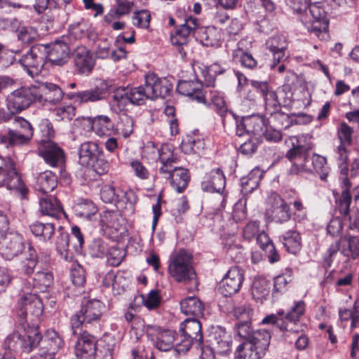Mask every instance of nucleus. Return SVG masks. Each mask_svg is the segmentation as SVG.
<instances>
[{
	"label": "nucleus",
	"mask_w": 359,
	"mask_h": 359,
	"mask_svg": "<svg viewBox=\"0 0 359 359\" xmlns=\"http://www.w3.org/2000/svg\"><path fill=\"white\" fill-rule=\"evenodd\" d=\"M57 354L63 346L62 338L53 330H47L42 337L37 327H29L19 332H13L5 339V347L14 351L20 349L29 353L36 346Z\"/></svg>",
	"instance_id": "obj_1"
},
{
	"label": "nucleus",
	"mask_w": 359,
	"mask_h": 359,
	"mask_svg": "<svg viewBox=\"0 0 359 359\" xmlns=\"http://www.w3.org/2000/svg\"><path fill=\"white\" fill-rule=\"evenodd\" d=\"M287 5L298 15L307 30L320 40L328 38L329 20L319 3L309 4L311 0H285Z\"/></svg>",
	"instance_id": "obj_2"
},
{
	"label": "nucleus",
	"mask_w": 359,
	"mask_h": 359,
	"mask_svg": "<svg viewBox=\"0 0 359 359\" xmlns=\"http://www.w3.org/2000/svg\"><path fill=\"white\" fill-rule=\"evenodd\" d=\"M168 273L178 283H187L196 280L192 255L181 249L173 252L169 259Z\"/></svg>",
	"instance_id": "obj_3"
},
{
	"label": "nucleus",
	"mask_w": 359,
	"mask_h": 359,
	"mask_svg": "<svg viewBox=\"0 0 359 359\" xmlns=\"http://www.w3.org/2000/svg\"><path fill=\"white\" fill-rule=\"evenodd\" d=\"M271 334L266 330H256L251 339L240 344L236 351L235 359H261L269 348Z\"/></svg>",
	"instance_id": "obj_4"
},
{
	"label": "nucleus",
	"mask_w": 359,
	"mask_h": 359,
	"mask_svg": "<svg viewBox=\"0 0 359 359\" xmlns=\"http://www.w3.org/2000/svg\"><path fill=\"white\" fill-rule=\"evenodd\" d=\"M105 305L98 299H93L87 301L81 308L80 311L72 316L71 325L74 334H79L78 332L90 325H97L100 323L104 311Z\"/></svg>",
	"instance_id": "obj_5"
},
{
	"label": "nucleus",
	"mask_w": 359,
	"mask_h": 359,
	"mask_svg": "<svg viewBox=\"0 0 359 359\" xmlns=\"http://www.w3.org/2000/svg\"><path fill=\"white\" fill-rule=\"evenodd\" d=\"M1 187L18 192L22 197L27 192V189L16 171L13 161L10 158L4 159L0 165V187Z\"/></svg>",
	"instance_id": "obj_6"
},
{
	"label": "nucleus",
	"mask_w": 359,
	"mask_h": 359,
	"mask_svg": "<svg viewBox=\"0 0 359 359\" xmlns=\"http://www.w3.org/2000/svg\"><path fill=\"white\" fill-rule=\"evenodd\" d=\"M286 143L291 144V148L286 154V157L292 163L290 170V173L298 175L309 172L311 169L306 165L308 152L305 148L299 144L298 137H291L286 141Z\"/></svg>",
	"instance_id": "obj_7"
},
{
	"label": "nucleus",
	"mask_w": 359,
	"mask_h": 359,
	"mask_svg": "<svg viewBox=\"0 0 359 359\" xmlns=\"http://www.w3.org/2000/svg\"><path fill=\"white\" fill-rule=\"evenodd\" d=\"M38 94L34 85L14 90L7 97V107L11 113H18L36 102Z\"/></svg>",
	"instance_id": "obj_8"
},
{
	"label": "nucleus",
	"mask_w": 359,
	"mask_h": 359,
	"mask_svg": "<svg viewBox=\"0 0 359 359\" xmlns=\"http://www.w3.org/2000/svg\"><path fill=\"white\" fill-rule=\"evenodd\" d=\"M24 238L19 233H6L0 238V255L6 260H12L25 250Z\"/></svg>",
	"instance_id": "obj_9"
},
{
	"label": "nucleus",
	"mask_w": 359,
	"mask_h": 359,
	"mask_svg": "<svg viewBox=\"0 0 359 359\" xmlns=\"http://www.w3.org/2000/svg\"><path fill=\"white\" fill-rule=\"evenodd\" d=\"M208 345L218 356L227 357L232 351V337L224 328L217 327L210 334Z\"/></svg>",
	"instance_id": "obj_10"
},
{
	"label": "nucleus",
	"mask_w": 359,
	"mask_h": 359,
	"mask_svg": "<svg viewBox=\"0 0 359 359\" xmlns=\"http://www.w3.org/2000/svg\"><path fill=\"white\" fill-rule=\"evenodd\" d=\"M145 151L153 154V158L159 159L161 166L159 168L160 173L169 172L168 169L173 167V163L177 161L174 154L173 146L169 144H163L160 148H156L153 144H148Z\"/></svg>",
	"instance_id": "obj_11"
},
{
	"label": "nucleus",
	"mask_w": 359,
	"mask_h": 359,
	"mask_svg": "<svg viewBox=\"0 0 359 359\" xmlns=\"http://www.w3.org/2000/svg\"><path fill=\"white\" fill-rule=\"evenodd\" d=\"M243 280V271L238 267H232L222 280L219 290L225 297L233 295L240 290Z\"/></svg>",
	"instance_id": "obj_12"
},
{
	"label": "nucleus",
	"mask_w": 359,
	"mask_h": 359,
	"mask_svg": "<svg viewBox=\"0 0 359 359\" xmlns=\"http://www.w3.org/2000/svg\"><path fill=\"white\" fill-rule=\"evenodd\" d=\"M144 84L150 100L165 97L172 88V84L166 78H158L154 74H148L145 76Z\"/></svg>",
	"instance_id": "obj_13"
},
{
	"label": "nucleus",
	"mask_w": 359,
	"mask_h": 359,
	"mask_svg": "<svg viewBox=\"0 0 359 359\" xmlns=\"http://www.w3.org/2000/svg\"><path fill=\"white\" fill-rule=\"evenodd\" d=\"M17 309L22 318L28 315L39 317L43 313V303L36 294L26 293L19 299Z\"/></svg>",
	"instance_id": "obj_14"
},
{
	"label": "nucleus",
	"mask_w": 359,
	"mask_h": 359,
	"mask_svg": "<svg viewBox=\"0 0 359 359\" xmlns=\"http://www.w3.org/2000/svg\"><path fill=\"white\" fill-rule=\"evenodd\" d=\"M38 150L39 154L53 167L60 166L65 162L63 150L50 140H41Z\"/></svg>",
	"instance_id": "obj_15"
},
{
	"label": "nucleus",
	"mask_w": 359,
	"mask_h": 359,
	"mask_svg": "<svg viewBox=\"0 0 359 359\" xmlns=\"http://www.w3.org/2000/svg\"><path fill=\"white\" fill-rule=\"evenodd\" d=\"M36 91L37 100L41 102L55 104L60 102L63 96L62 90L56 84L48 82H42L34 84Z\"/></svg>",
	"instance_id": "obj_16"
},
{
	"label": "nucleus",
	"mask_w": 359,
	"mask_h": 359,
	"mask_svg": "<svg viewBox=\"0 0 359 359\" xmlns=\"http://www.w3.org/2000/svg\"><path fill=\"white\" fill-rule=\"evenodd\" d=\"M46 50L44 45L32 46L30 50L22 57L20 63L28 72L29 68L34 69L36 72L41 71L45 64L43 50Z\"/></svg>",
	"instance_id": "obj_17"
},
{
	"label": "nucleus",
	"mask_w": 359,
	"mask_h": 359,
	"mask_svg": "<svg viewBox=\"0 0 359 359\" xmlns=\"http://www.w3.org/2000/svg\"><path fill=\"white\" fill-rule=\"evenodd\" d=\"M199 26V22L196 18L189 17L184 22L176 29L175 32L170 36V41L175 46H183L187 44L190 35Z\"/></svg>",
	"instance_id": "obj_18"
},
{
	"label": "nucleus",
	"mask_w": 359,
	"mask_h": 359,
	"mask_svg": "<svg viewBox=\"0 0 359 359\" xmlns=\"http://www.w3.org/2000/svg\"><path fill=\"white\" fill-rule=\"evenodd\" d=\"M271 206L267 210V215L277 223L287 222L290 218V207L280 196L273 195L271 198Z\"/></svg>",
	"instance_id": "obj_19"
},
{
	"label": "nucleus",
	"mask_w": 359,
	"mask_h": 359,
	"mask_svg": "<svg viewBox=\"0 0 359 359\" xmlns=\"http://www.w3.org/2000/svg\"><path fill=\"white\" fill-rule=\"evenodd\" d=\"M82 329L78 332L81 336L75 345V355L77 359H93L97 344L94 338L86 332L81 334Z\"/></svg>",
	"instance_id": "obj_20"
},
{
	"label": "nucleus",
	"mask_w": 359,
	"mask_h": 359,
	"mask_svg": "<svg viewBox=\"0 0 359 359\" xmlns=\"http://www.w3.org/2000/svg\"><path fill=\"white\" fill-rule=\"evenodd\" d=\"M47 61L53 65L62 66L65 65L69 58V48L67 43L57 41L50 47L45 46Z\"/></svg>",
	"instance_id": "obj_21"
},
{
	"label": "nucleus",
	"mask_w": 359,
	"mask_h": 359,
	"mask_svg": "<svg viewBox=\"0 0 359 359\" xmlns=\"http://www.w3.org/2000/svg\"><path fill=\"white\" fill-rule=\"evenodd\" d=\"M180 332L189 340L187 341V350L189 348L191 344L197 343L200 345L203 340L201 333V325L197 318H187L184 320L180 326Z\"/></svg>",
	"instance_id": "obj_22"
},
{
	"label": "nucleus",
	"mask_w": 359,
	"mask_h": 359,
	"mask_svg": "<svg viewBox=\"0 0 359 359\" xmlns=\"http://www.w3.org/2000/svg\"><path fill=\"white\" fill-rule=\"evenodd\" d=\"M107 85L102 83L100 86H97L94 88L70 93L68 95V97L80 102H94L105 99L107 96Z\"/></svg>",
	"instance_id": "obj_23"
},
{
	"label": "nucleus",
	"mask_w": 359,
	"mask_h": 359,
	"mask_svg": "<svg viewBox=\"0 0 359 359\" xmlns=\"http://www.w3.org/2000/svg\"><path fill=\"white\" fill-rule=\"evenodd\" d=\"M74 62L76 71L80 74L88 75L95 65L90 51L84 46L78 47L74 52Z\"/></svg>",
	"instance_id": "obj_24"
},
{
	"label": "nucleus",
	"mask_w": 359,
	"mask_h": 359,
	"mask_svg": "<svg viewBox=\"0 0 359 359\" xmlns=\"http://www.w3.org/2000/svg\"><path fill=\"white\" fill-rule=\"evenodd\" d=\"M169 172L161 173L166 179L170 180L172 187L178 193H182L187 188L190 180L188 170L182 167H172Z\"/></svg>",
	"instance_id": "obj_25"
},
{
	"label": "nucleus",
	"mask_w": 359,
	"mask_h": 359,
	"mask_svg": "<svg viewBox=\"0 0 359 359\" xmlns=\"http://www.w3.org/2000/svg\"><path fill=\"white\" fill-rule=\"evenodd\" d=\"M225 184L226 180L223 172L219 168H217L205 175L201 183V187L205 191L222 193Z\"/></svg>",
	"instance_id": "obj_26"
},
{
	"label": "nucleus",
	"mask_w": 359,
	"mask_h": 359,
	"mask_svg": "<svg viewBox=\"0 0 359 359\" xmlns=\"http://www.w3.org/2000/svg\"><path fill=\"white\" fill-rule=\"evenodd\" d=\"M203 86L197 81L182 80L178 82L177 90L199 103H205V97L202 91Z\"/></svg>",
	"instance_id": "obj_27"
},
{
	"label": "nucleus",
	"mask_w": 359,
	"mask_h": 359,
	"mask_svg": "<svg viewBox=\"0 0 359 359\" xmlns=\"http://www.w3.org/2000/svg\"><path fill=\"white\" fill-rule=\"evenodd\" d=\"M41 212L44 215L56 219L65 215L63 208L59 200L53 196H46L39 201Z\"/></svg>",
	"instance_id": "obj_28"
},
{
	"label": "nucleus",
	"mask_w": 359,
	"mask_h": 359,
	"mask_svg": "<svg viewBox=\"0 0 359 359\" xmlns=\"http://www.w3.org/2000/svg\"><path fill=\"white\" fill-rule=\"evenodd\" d=\"M147 332L150 335L156 333L155 345L158 350L168 351L172 348L175 341V333L172 331L150 327Z\"/></svg>",
	"instance_id": "obj_29"
},
{
	"label": "nucleus",
	"mask_w": 359,
	"mask_h": 359,
	"mask_svg": "<svg viewBox=\"0 0 359 359\" xmlns=\"http://www.w3.org/2000/svg\"><path fill=\"white\" fill-rule=\"evenodd\" d=\"M102 154L97 144L86 142L81 144L79 149V163L83 166H90L92 162Z\"/></svg>",
	"instance_id": "obj_30"
},
{
	"label": "nucleus",
	"mask_w": 359,
	"mask_h": 359,
	"mask_svg": "<svg viewBox=\"0 0 359 359\" xmlns=\"http://www.w3.org/2000/svg\"><path fill=\"white\" fill-rule=\"evenodd\" d=\"M92 130L100 137L110 135L114 129L111 119L106 115H98L89 118Z\"/></svg>",
	"instance_id": "obj_31"
},
{
	"label": "nucleus",
	"mask_w": 359,
	"mask_h": 359,
	"mask_svg": "<svg viewBox=\"0 0 359 359\" xmlns=\"http://www.w3.org/2000/svg\"><path fill=\"white\" fill-rule=\"evenodd\" d=\"M180 309L187 316L198 318L203 315L204 305L196 297H189L181 301Z\"/></svg>",
	"instance_id": "obj_32"
},
{
	"label": "nucleus",
	"mask_w": 359,
	"mask_h": 359,
	"mask_svg": "<svg viewBox=\"0 0 359 359\" xmlns=\"http://www.w3.org/2000/svg\"><path fill=\"white\" fill-rule=\"evenodd\" d=\"M69 3L63 0H34L33 4H25L27 11H34L38 15L43 14L47 9H56L65 7Z\"/></svg>",
	"instance_id": "obj_33"
},
{
	"label": "nucleus",
	"mask_w": 359,
	"mask_h": 359,
	"mask_svg": "<svg viewBox=\"0 0 359 359\" xmlns=\"http://www.w3.org/2000/svg\"><path fill=\"white\" fill-rule=\"evenodd\" d=\"M57 185V178L51 171L46 170L39 175L36 180V189L41 193L53 191Z\"/></svg>",
	"instance_id": "obj_34"
},
{
	"label": "nucleus",
	"mask_w": 359,
	"mask_h": 359,
	"mask_svg": "<svg viewBox=\"0 0 359 359\" xmlns=\"http://www.w3.org/2000/svg\"><path fill=\"white\" fill-rule=\"evenodd\" d=\"M271 283L265 278H255L251 287L252 297L256 301L262 302L266 299L270 294Z\"/></svg>",
	"instance_id": "obj_35"
},
{
	"label": "nucleus",
	"mask_w": 359,
	"mask_h": 359,
	"mask_svg": "<svg viewBox=\"0 0 359 359\" xmlns=\"http://www.w3.org/2000/svg\"><path fill=\"white\" fill-rule=\"evenodd\" d=\"M130 104V98L126 88L117 89L110 101L111 109L118 114L127 109L128 105Z\"/></svg>",
	"instance_id": "obj_36"
},
{
	"label": "nucleus",
	"mask_w": 359,
	"mask_h": 359,
	"mask_svg": "<svg viewBox=\"0 0 359 359\" xmlns=\"http://www.w3.org/2000/svg\"><path fill=\"white\" fill-rule=\"evenodd\" d=\"M245 124L248 126V133L257 137H260L266 128V120L258 115L245 117Z\"/></svg>",
	"instance_id": "obj_37"
},
{
	"label": "nucleus",
	"mask_w": 359,
	"mask_h": 359,
	"mask_svg": "<svg viewBox=\"0 0 359 359\" xmlns=\"http://www.w3.org/2000/svg\"><path fill=\"white\" fill-rule=\"evenodd\" d=\"M282 242L287 251L296 254L302 247V238L299 232L293 230L285 232L282 236Z\"/></svg>",
	"instance_id": "obj_38"
},
{
	"label": "nucleus",
	"mask_w": 359,
	"mask_h": 359,
	"mask_svg": "<svg viewBox=\"0 0 359 359\" xmlns=\"http://www.w3.org/2000/svg\"><path fill=\"white\" fill-rule=\"evenodd\" d=\"M121 216L117 211L104 210L100 213V222L102 227L118 231L121 226Z\"/></svg>",
	"instance_id": "obj_39"
},
{
	"label": "nucleus",
	"mask_w": 359,
	"mask_h": 359,
	"mask_svg": "<svg viewBox=\"0 0 359 359\" xmlns=\"http://www.w3.org/2000/svg\"><path fill=\"white\" fill-rule=\"evenodd\" d=\"M38 262L36 250L30 245H28L25 258L20 262V270L22 273L29 275L34 273Z\"/></svg>",
	"instance_id": "obj_40"
},
{
	"label": "nucleus",
	"mask_w": 359,
	"mask_h": 359,
	"mask_svg": "<svg viewBox=\"0 0 359 359\" xmlns=\"http://www.w3.org/2000/svg\"><path fill=\"white\" fill-rule=\"evenodd\" d=\"M32 137V135L29 132L24 133L18 130H9L7 137L0 135V144H22L29 141Z\"/></svg>",
	"instance_id": "obj_41"
},
{
	"label": "nucleus",
	"mask_w": 359,
	"mask_h": 359,
	"mask_svg": "<svg viewBox=\"0 0 359 359\" xmlns=\"http://www.w3.org/2000/svg\"><path fill=\"white\" fill-rule=\"evenodd\" d=\"M69 242H71L70 236L67 232H61L55 242L56 250L66 261H71L73 258V255L69 249Z\"/></svg>",
	"instance_id": "obj_42"
},
{
	"label": "nucleus",
	"mask_w": 359,
	"mask_h": 359,
	"mask_svg": "<svg viewBox=\"0 0 359 359\" xmlns=\"http://www.w3.org/2000/svg\"><path fill=\"white\" fill-rule=\"evenodd\" d=\"M305 310V302L302 300L297 301L287 312H285L283 318L289 325L290 323L297 324L304 315Z\"/></svg>",
	"instance_id": "obj_43"
},
{
	"label": "nucleus",
	"mask_w": 359,
	"mask_h": 359,
	"mask_svg": "<svg viewBox=\"0 0 359 359\" xmlns=\"http://www.w3.org/2000/svg\"><path fill=\"white\" fill-rule=\"evenodd\" d=\"M262 175L263 172L259 168L253 169L247 177H243L241 180L242 191L245 193H250L257 189Z\"/></svg>",
	"instance_id": "obj_44"
},
{
	"label": "nucleus",
	"mask_w": 359,
	"mask_h": 359,
	"mask_svg": "<svg viewBox=\"0 0 359 359\" xmlns=\"http://www.w3.org/2000/svg\"><path fill=\"white\" fill-rule=\"evenodd\" d=\"M32 233L43 241L50 240L55 233V226L52 223L36 222L30 226Z\"/></svg>",
	"instance_id": "obj_45"
},
{
	"label": "nucleus",
	"mask_w": 359,
	"mask_h": 359,
	"mask_svg": "<svg viewBox=\"0 0 359 359\" xmlns=\"http://www.w3.org/2000/svg\"><path fill=\"white\" fill-rule=\"evenodd\" d=\"M284 310L281 309L278 311L277 314H271L266 316L262 320V324H273L276 325L281 331L292 332V328L289 326L284 318Z\"/></svg>",
	"instance_id": "obj_46"
},
{
	"label": "nucleus",
	"mask_w": 359,
	"mask_h": 359,
	"mask_svg": "<svg viewBox=\"0 0 359 359\" xmlns=\"http://www.w3.org/2000/svg\"><path fill=\"white\" fill-rule=\"evenodd\" d=\"M221 40V33L215 27H208L205 29L201 36V41L206 46H218Z\"/></svg>",
	"instance_id": "obj_47"
},
{
	"label": "nucleus",
	"mask_w": 359,
	"mask_h": 359,
	"mask_svg": "<svg viewBox=\"0 0 359 359\" xmlns=\"http://www.w3.org/2000/svg\"><path fill=\"white\" fill-rule=\"evenodd\" d=\"M335 158L342 174L346 175L348 170L349 151L347 145L339 144L334 149Z\"/></svg>",
	"instance_id": "obj_48"
},
{
	"label": "nucleus",
	"mask_w": 359,
	"mask_h": 359,
	"mask_svg": "<svg viewBox=\"0 0 359 359\" xmlns=\"http://www.w3.org/2000/svg\"><path fill=\"white\" fill-rule=\"evenodd\" d=\"M135 121L133 117L123 114L119 118L116 130L123 137H128L134 130Z\"/></svg>",
	"instance_id": "obj_49"
},
{
	"label": "nucleus",
	"mask_w": 359,
	"mask_h": 359,
	"mask_svg": "<svg viewBox=\"0 0 359 359\" xmlns=\"http://www.w3.org/2000/svg\"><path fill=\"white\" fill-rule=\"evenodd\" d=\"M126 89L130 98L131 104L141 105L147 99H149L145 85L135 88H127Z\"/></svg>",
	"instance_id": "obj_50"
},
{
	"label": "nucleus",
	"mask_w": 359,
	"mask_h": 359,
	"mask_svg": "<svg viewBox=\"0 0 359 359\" xmlns=\"http://www.w3.org/2000/svg\"><path fill=\"white\" fill-rule=\"evenodd\" d=\"M351 201L352 197L347 188L341 191L338 198H336V204L341 215L345 217L349 215Z\"/></svg>",
	"instance_id": "obj_51"
},
{
	"label": "nucleus",
	"mask_w": 359,
	"mask_h": 359,
	"mask_svg": "<svg viewBox=\"0 0 359 359\" xmlns=\"http://www.w3.org/2000/svg\"><path fill=\"white\" fill-rule=\"evenodd\" d=\"M74 210L77 215L90 218L97 212V208L91 201L83 200L75 205Z\"/></svg>",
	"instance_id": "obj_52"
},
{
	"label": "nucleus",
	"mask_w": 359,
	"mask_h": 359,
	"mask_svg": "<svg viewBox=\"0 0 359 359\" xmlns=\"http://www.w3.org/2000/svg\"><path fill=\"white\" fill-rule=\"evenodd\" d=\"M114 345L100 340L96 346L93 359H112Z\"/></svg>",
	"instance_id": "obj_53"
},
{
	"label": "nucleus",
	"mask_w": 359,
	"mask_h": 359,
	"mask_svg": "<svg viewBox=\"0 0 359 359\" xmlns=\"http://www.w3.org/2000/svg\"><path fill=\"white\" fill-rule=\"evenodd\" d=\"M353 130L345 122H342L337 128V134L339 144L350 146L353 142Z\"/></svg>",
	"instance_id": "obj_54"
},
{
	"label": "nucleus",
	"mask_w": 359,
	"mask_h": 359,
	"mask_svg": "<svg viewBox=\"0 0 359 359\" xmlns=\"http://www.w3.org/2000/svg\"><path fill=\"white\" fill-rule=\"evenodd\" d=\"M252 321L248 322H236L234 324L235 334L241 339L246 340L251 339L256 331H253L252 328Z\"/></svg>",
	"instance_id": "obj_55"
},
{
	"label": "nucleus",
	"mask_w": 359,
	"mask_h": 359,
	"mask_svg": "<svg viewBox=\"0 0 359 359\" xmlns=\"http://www.w3.org/2000/svg\"><path fill=\"white\" fill-rule=\"evenodd\" d=\"M122 191L116 190L113 186L106 184L100 189V198L103 202L111 203L119 200Z\"/></svg>",
	"instance_id": "obj_56"
},
{
	"label": "nucleus",
	"mask_w": 359,
	"mask_h": 359,
	"mask_svg": "<svg viewBox=\"0 0 359 359\" xmlns=\"http://www.w3.org/2000/svg\"><path fill=\"white\" fill-rule=\"evenodd\" d=\"M39 37L37 30L30 26L21 27L18 30V38L23 43H31L35 41Z\"/></svg>",
	"instance_id": "obj_57"
},
{
	"label": "nucleus",
	"mask_w": 359,
	"mask_h": 359,
	"mask_svg": "<svg viewBox=\"0 0 359 359\" xmlns=\"http://www.w3.org/2000/svg\"><path fill=\"white\" fill-rule=\"evenodd\" d=\"M233 315L237 320V322L252 321L253 310L248 305H239L234 308Z\"/></svg>",
	"instance_id": "obj_58"
},
{
	"label": "nucleus",
	"mask_w": 359,
	"mask_h": 359,
	"mask_svg": "<svg viewBox=\"0 0 359 359\" xmlns=\"http://www.w3.org/2000/svg\"><path fill=\"white\" fill-rule=\"evenodd\" d=\"M312 164L315 171L320 175V179L325 180L328 172L326 158L320 155L313 154L312 156Z\"/></svg>",
	"instance_id": "obj_59"
},
{
	"label": "nucleus",
	"mask_w": 359,
	"mask_h": 359,
	"mask_svg": "<svg viewBox=\"0 0 359 359\" xmlns=\"http://www.w3.org/2000/svg\"><path fill=\"white\" fill-rule=\"evenodd\" d=\"M151 15L147 10L135 12L133 16V24L139 28L147 29L149 27Z\"/></svg>",
	"instance_id": "obj_60"
},
{
	"label": "nucleus",
	"mask_w": 359,
	"mask_h": 359,
	"mask_svg": "<svg viewBox=\"0 0 359 359\" xmlns=\"http://www.w3.org/2000/svg\"><path fill=\"white\" fill-rule=\"evenodd\" d=\"M262 97L264 98L266 110L270 114L275 112L280 104L276 93L269 89Z\"/></svg>",
	"instance_id": "obj_61"
},
{
	"label": "nucleus",
	"mask_w": 359,
	"mask_h": 359,
	"mask_svg": "<svg viewBox=\"0 0 359 359\" xmlns=\"http://www.w3.org/2000/svg\"><path fill=\"white\" fill-rule=\"evenodd\" d=\"M210 99L215 107L217 112L221 116H224L227 111V109L225 101L224 100L223 94L217 91L210 92Z\"/></svg>",
	"instance_id": "obj_62"
},
{
	"label": "nucleus",
	"mask_w": 359,
	"mask_h": 359,
	"mask_svg": "<svg viewBox=\"0 0 359 359\" xmlns=\"http://www.w3.org/2000/svg\"><path fill=\"white\" fill-rule=\"evenodd\" d=\"M76 109L72 104L60 106L55 108L53 113L58 120H71L75 116Z\"/></svg>",
	"instance_id": "obj_63"
},
{
	"label": "nucleus",
	"mask_w": 359,
	"mask_h": 359,
	"mask_svg": "<svg viewBox=\"0 0 359 359\" xmlns=\"http://www.w3.org/2000/svg\"><path fill=\"white\" fill-rule=\"evenodd\" d=\"M53 280V273L46 270L39 271L34 274V281L36 285L46 288L52 284Z\"/></svg>",
	"instance_id": "obj_64"
}]
</instances>
